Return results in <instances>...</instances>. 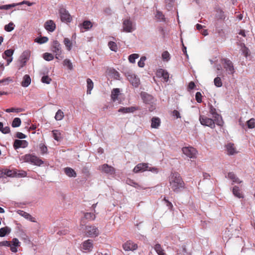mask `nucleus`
<instances>
[{
    "instance_id": "obj_1",
    "label": "nucleus",
    "mask_w": 255,
    "mask_h": 255,
    "mask_svg": "<svg viewBox=\"0 0 255 255\" xmlns=\"http://www.w3.org/2000/svg\"><path fill=\"white\" fill-rule=\"evenodd\" d=\"M169 186L175 192H179L185 188V183L178 172L172 173L169 177Z\"/></svg>"
},
{
    "instance_id": "obj_2",
    "label": "nucleus",
    "mask_w": 255,
    "mask_h": 255,
    "mask_svg": "<svg viewBox=\"0 0 255 255\" xmlns=\"http://www.w3.org/2000/svg\"><path fill=\"white\" fill-rule=\"evenodd\" d=\"M20 159L36 166H40L43 163V161L40 158L33 154H26L21 156Z\"/></svg>"
},
{
    "instance_id": "obj_3",
    "label": "nucleus",
    "mask_w": 255,
    "mask_h": 255,
    "mask_svg": "<svg viewBox=\"0 0 255 255\" xmlns=\"http://www.w3.org/2000/svg\"><path fill=\"white\" fill-rule=\"evenodd\" d=\"M51 50L54 54L56 59L61 60L64 58L61 45L57 40H54L52 42Z\"/></svg>"
},
{
    "instance_id": "obj_4",
    "label": "nucleus",
    "mask_w": 255,
    "mask_h": 255,
    "mask_svg": "<svg viewBox=\"0 0 255 255\" xmlns=\"http://www.w3.org/2000/svg\"><path fill=\"white\" fill-rule=\"evenodd\" d=\"M141 97L143 100V102L147 105H149L150 107L149 108V111L150 112L153 111L155 109V99L150 95L147 94L146 92L141 93Z\"/></svg>"
},
{
    "instance_id": "obj_5",
    "label": "nucleus",
    "mask_w": 255,
    "mask_h": 255,
    "mask_svg": "<svg viewBox=\"0 0 255 255\" xmlns=\"http://www.w3.org/2000/svg\"><path fill=\"white\" fill-rule=\"evenodd\" d=\"M209 113L212 116V118L215 119L216 122V125L220 127H223L224 121L221 115L217 113L216 108L212 105H209Z\"/></svg>"
},
{
    "instance_id": "obj_6",
    "label": "nucleus",
    "mask_w": 255,
    "mask_h": 255,
    "mask_svg": "<svg viewBox=\"0 0 255 255\" xmlns=\"http://www.w3.org/2000/svg\"><path fill=\"white\" fill-rule=\"evenodd\" d=\"M146 170H149L153 172H157V169L156 168L149 167L147 163H141L136 165L133 171L134 173H138L139 172H144Z\"/></svg>"
},
{
    "instance_id": "obj_7",
    "label": "nucleus",
    "mask_w": 255,
    "mask_h": 255,
    "mask_svg": "<svg viewBox=\"0 0 255 255\" xmlns=\"http://www.w3.org/2000/svg\"><path fill=\"white\" fill-rule=\"evenodd\" d=\"M224 68L228 74L233 75L235 72L233 62L229 59L225 58L222 60Z\"/></svg>"
},
{
    "instance_id": "obj_8",
    "label": "nucleus",
    "mask_w": 255,
    "mask_h": 255,
    "mask_svg": "<svg viewBox=\"0 0 255 255\" xmlns=\"http://www.w3.org/2000/svg\"><path fill=\"white\" fill-rule=\"evenodd\" d=\"M199 121L201 125L209 127L211 128H215V124L216 122L215 119H211L204 116H200L199 117Z\"/></svg>"
},
{
    "instance_id": "obj_9",
    "label": "nucleus",
    "mask_w": 255,
    "mask_h": 255,
    "mask_svg": "<svg viewBox=\"0 0 255 255\" xmlns=\"http://www.w3.org/2000/svg\"><path fill=\"white\" fill-rule=\"evenodd\" d=\"M59 13L60 19L62 22L68 23L72 21V16L69 14L68 11L64 7H60L59 9Z\"/></svg>"
},
{
    "instance_id": "obj_10",
    "label": "nucleus",
    "mask_w": 255,
    "mask_h": 255,
    "mask_svg": "<svg viewBox=\"0 0 255 255\" xmlns=\"http://www.w3.org/2000/svg\"><path fill=\"white\" fill-rule=\"evenodd\" d=\"M85 233L87 237H95L99 235V231L94 226H87L85 227Z\"/></svg>"
},
{
    "instance_id": "obj_11",
    "label": "nucleus",
    "mask_w": 255,
    "mask_h": 255,
    "mask_svg": "<svg viewBox=\"0 0 255 255\" xmlns=\"http://www.w3.org/2000/svg\"><path fill=\"white\" fill-rule=\"evenodd\" d=\"M135 29L132 22L129 19H126L123 22V31L125 32H131Z\"/></svg>"
},
{
    "instance_id": "obj_12",
    "label": "nucleus",
    "mask_w": 255,
    "mask_h": 255,
    "mask_svg": "<svg viewBox=\"0 0 255 255\" xmlns=\"http://www.w3.org/2000/svg\"><path fill=\"white\" fill-rule=\"evenodd\" d=\"M182 151L190 158H195L197 152L196 149L192 147H184L182 148Z\"/></svg>"
},
{
    "instance_id": "obj_13",
    "label": "nucleus",
    "mask_w": 255,
    "mask_h": 255,
    "mask_svg": "<svg viewBox=\"0 0 255 255\" xmlns=\"http://www.w3.org/2000/svg\"><path fill=\"white\" fill-rule=\"evenodd\" d=\"M30 56V51L29 50L24 51L20 56V67H22L26 64L29 60Z\"/></svg>"
},
{
    "instance_id": "obj_14",
    "label": "nucleus",
    "mask_w": 255,
    "mask_h": 255,
    "mask_svg": "<svg viewBox=\"0 0 255 255\" xmlns=\"http://www.w3.org/2000/svg\"><path fill=\"white\" fill-rule=\"evenodd\" d=\"M123 248L126 251H134L137 248V245L131 241H128L123 245Z\"/></svg>"
},
{
    "instance_id": "obj_15",
    "label": "nucleus",
    "mask_w": 255,
    "mask_h": 255,
    "mask_svg": "<svg viewBox=\"0 0 255 255\" xmlns=\"http://www.w3.org/2000/svg\"><path fill=\"white\" fill-rule=\"evenodd\" d=\"M102 172L109 174H114L115 173V168L107 164H104L100 167Z\"/></svg>"
},
{
    "instance_id": "obj_16",
    "label": "nucleus",
    "mask_w": 255,
    "mask_h": 255,
    "mask_svg": "<svg viewBox=\"0 0 255 255\" xmlns=\"http://www.w3.org/2000/svg\"><path fill=\"white\" fill-rule=\"evenodd\" d=\"M127 78L129 82L135 87H138L139 84V79L134 74H129L127 76Z\"/></svg>"
},
{
    "instance_id": "obj_17",
    "label": "nucleus",
    "mask_w": 255,
    "mask_h": 255,
    "mask_svg": "<svg viewBox=\"0 0 255 255\" xmlns=\"http://www.w3.org/2000/svg\"><path fill=\"white\" fill-rule=\"evenodd\" d=\"M20 243L18 240L16 238H14L10 242V251L13 253H16L17 252V248L19 247Z\"/></svg>"
},
{
    "instance_id": "obj_18",
    "label": "nucleus",
    "mask_w": 255,
    "mask_h": 255,
    "mask_svg": "<svg viewBox=\"0 0 255 255\" xmlns=\"http://www.w3.org/2000/svg\"><path fill=\"white\" fill-rule=\"evenodd\" d=\"M28 145V142L24 140L16 139L13 143V147L15 149H17L20 147L25 148Z\"/></svg>"
},
{
    "instance_id": "obj_19",
    "label": "nucleus",
    "mask_w": 255,
    "mask_h": 255,
    "mask_svg": "<svg viewBox=\"0 0 255 255\" xmlns=\"http://www.w3.org/2000/svg\"><path fill=\"white\" fill-rule=\"evenodd\" d=\"M44 28L49 32H53L56 29V24L52 20H47L44 24Z\"/></svg>"
},
{
    "instance_id": "obj_20",
    "label": "nucleus",
    "mask_w": 255,
    "mask_h": 255,
    "mask_svg": "<svg viewBox=\"0 0 255 255\" xmlns=\"http://www.w3.org/2000/svg\"><path fill=\"white\" fill-rule=\"evenodd\" d=\"M139 110V108L137 107H123L120 108L119 110V112L123 113L124 114L128 113H133L135 111Z\"/></svg>"
},
{
    "instance_id": "obj_21",
    "label": "nucleus",
    "mask_w": 255,
    "mask_h": 255,
    "mask_svg": "<svg viewBox=\"0 0 255 255\" xmlns=\"http://www.w3.org/2000/svg\"><path fill=\"white\" fill-rule=\"evenodd\" d=\"M93 247V241L91 240H88L83 242L82 248L87 251H91Z\"/></svg>"
},
{
    "instance_id": "obj_22",
    "label": "nucleus",
    "mask_w": 255,
    "mask_h": 255,
    "mask_svg": "<svg viewBox=\"0 0 255 255\" xmlns=\"http://www.w3.org/2000/svg\"><path fill=\"white\" fill-rule=\"evenodd\" d=\"M226 177L232 180L234 183L239 184L242 182V181L238 178L236 175L233 172H229L227 176H226Z\"/></svg>"
},
{
    "instance_id": "obj_23",
    "label": "nucleus",
    "mask_w": 255,
    "mask_h": 255,
    "mask_svg": "<svg viewBox=\"0 0 255 255\" xmlns=\"http://www.w3.org/2000/svg\"><path fill=\"white\" fill-rule=\"evenodd\" d=\"M160 119L158 117H153L151 120V127L153 128H158L160 126Z\"/></svg>"
},
{
    "instance_id": "obj_24",
    "label": "nucleus",
    "mask_w": 255,
    "mask_h": 255,
    "mask_svg": "<svg viewBox=\"0 0 255 255\" xmlns=\"http://www.w3.org/2000/svg\"><path fill=\"white\" fill-rule=\"evenodd\" d=\"M157 75L159 77H162L166 82L168 81L169 79L168 73L162 69H160L157 71Z\"/></svg>"
},
{
    "instance_id": "obj_25",
    "label": "nucleus",
    "mask_w": 255,
    "mask_h": 255,
    "mask_svg": "<svg viewBox=\"0 0 255 255\" xmlns=\"http://www.w3.org/2000/svg\"><path fill=\"white\" fill-rule=\"evenodd\" d=\"M232 192L235 196L239 198H244L243 193L238 186H235L233 187Z\"/></svg>"
},
{
    "instance_id": "obj_26",
    "label": "nucleus",
    "mask_w": 255,
    "mask_h": 255,
    "mask_svg": "<svg viewBox=\"0 0 255 255\" xmlns=\"http://www.w3.org/2000/svg\"><path fill=\"white\" fill-rule=\"evenodd\" d=\"M31 83V78L28 75H25L21 82V86L24 87H28Z\"/></svg>"
},
{
    "instance_id": "obj_27",
    "label": "nucleus",
    "mask_w": 255,
    "mask_h": 255,
    "mask_svg": "<svg viewBox=\"0 0 255 255\" xmlns=\"http://www.w3.org/2000/svg\"><path fill=\"white\" fill-rule=\"evenodd\" d=\"M65 173L70 177H75L77 175L74 169L70 167H66L64 169Z\"/></svg>"
},
{
    "instance_id": "obj_28",
    "label": "nucleus",
    "mask_w": 255,
    "mask_h": 255,
    "mask_svg": "<svg viewBox=\"0 0 255 255\" xmlns=\"http://www.w3.org/2000/svg\"><path fill=\"white\" fill-rule=\"evenodd\" d=\"M227 150L228 154L233 155L237 153L236 148L233 143H229L226 145Z\"/></svg>"
},
{
    "instance_id": "obj_29",
    "label": "nucleus",
    "mask_w": 255,
    "mask_h": 255,
    "mask_svg": "<svg viewBox=\"0 0 255 255\" xmlns=\"http://www.w3.org/2000/svg\"><path fill=\"white\" fill-rule=\"evenodd\" d=\"M53 136L57 141H60L63 138L62 133L58 130H53L52 131Z\"/></svg>"
},
{
    "instance_id": "obj_30",
    "label": "nucleus",
    "mask_w": 255,
    "mask_h": 255,
    "mask_svg": "<svg viewBox=\"0 0 255 255\" xmlns=\"http://www.w3.org/2000/svg\"><path fill=\"white\" fill-rule=\"evenodd\" d=\"M87 94H91V91L93 89L94 87V83L92 81V80L88 78L87 79Z\"/></svg>"
},
{
    "instance_id": "obj_31",
    "label": "nucleus",
    "mask_w": 255,
    "mask_h": 255,
    "mask_svg": "<svg viewBox=\"0 0 255 255\" xmlns=\"http://www.w3.org/2000/svg\"><path fill=\"white\" fill-rule=\"evenodd\" d=\"M120 91L118 88H115L112 91L111 98L114 102H115L117 99L118 96L120 94Z\"/></svg>"
},
{
    "instance_id": "obj_32",
    "label": "nucleus",
    "mask_w": 255,
    "mask_h": 255,
    "mask_svg": "<svg viewBox=\"0 0 255 255\" xmlns=\"http://www.w3.org/2000/svg\"><path fill=\"white\" fill-rule=\"evenodd\" d=\"M154 250L158 255H166L164 250H163L161 245L157 244L154 246Z\"/></svg>"
},
{
    "instance_id": "obj_33",
    "label": "nucleus",
    "mask_w": 255,
    "mask_h": 255,
    "mask_svg": "<svg viewBox=\"0 0 255 255\" xmlns=\"http://www.w3.org/2000/svg\"><path fill=\"white\" fill-rule=\"evenodd\" d=\"M10 232V229L8 227H3L0 229V237H3L6 234Z\"/></svg>"
},
{
    "instance_id": "obj_34",
    "label": "nucleus",
    "mask_w": 255,
    "mask_h": 255,
    "mask_svg": "<svg viewBox=\"0 0 255 255\" xmlns=\"http://www.w3.org/2000/svg\"><path fill=\"white\" fill-rule=\"evenodd\" d=\"M63 42L67 49L68 51H70L72 47V43L71 41L68 38H65Z\"/></svg>"
},
{
    "instance_id": "obj_35",
    "label": "nucleus",
    "mask_w": 255,
    "mask_h": 255,
    "mask_svg": "<svg viewBox=\"0 0 255 255\" xmlns=\"http://www.w3.org/2000/svg\"><path fill=\"white\" fill-rule=\"evenodd\" d=\"M83 27L85 30H89L93 26L92 23L89 20H85L83 22L82 24Z\"/></svg>"
},
{
    "instance_id": "obj_36",
    "label": "nucleus",
    "mask_w": 255,
    "mask_h": 255,
    "mask_svg": "<svg viewBox=\"0 0 255 255\" xmlns=\"http://www.w3.org/2000/svg\"><path fill=\"white\" fill-rule=\"evenodd\" d=\"M64 118V113L61 110H58L56 113L55 119L56 121H61Z\"/></svg>"
},
{
    "instance_id": "obj_37",
    "label": "nucleus",
    "mask_w": 255,
    "mask_h": 255,
    "mask_svg": "<svg viewBox=\"0 0 255 255\" xmlns=\"http://www.w3.org/2000/svg\"><path fill=\"white\" fill-rule=\"evenodd\" d=\"M84 217L88 220L92 221L95 219L96 215L93 213H85L84 214Z\"/></svg>"
},
{
    "instance_id": "obj_38",
    "label": "nucleus",
    "mask_w": 255,
    "mask_h": 255,
    "mask_svg": "<svg viewBox=\"0 0 255 255\" xmlns=\"http://www.w3.org/2000/svg\"><path fill=\"white\" fill-rule=\"evenodd\" d=\"M43 58L46 61H49L52 60L54 57L52 54L46 52L43 54Z\"/></svg>"
},
{
    "instance_id": "obj_39",
    "label": "nucleus",
    "mask_w": 255,
    "mask_h": 255,
    "mask_svg": "<svg viewBox=\"0 0 255 255\" xmlns=\"http://www.w3.org/2000/svg\"><path fill=\"white\" fill-rule=\"evenodd\" d=\"M108 46L110 49L115 52H117L118 50V46L116 42L113 41H110L108 43Z\"/></svg>"
},
{
    "instance_id": "obj_40",
    "label": "nucleus",
    "mask_w": 255,
    "mask_h": 255,
    "mask_svg": "<svg viewBox=\"0 0 255 255\" xmlns=\"http://www.w3.org/2000/svg\"><path fill=\"white\" fill-rule=\"evenodd\" d=\"M64 66L67 67L68 69L71 70L73 69V65L69 59H66L63 62Z\"/></svg>"
},
{
    "instance_id": "obj_41",
    "label": "nucleus",
    "mask_w": 255,
    "mask_h": 255,
    "mask_svg": "<svg viewBox=\"0 0 255 255\" xmlns=\"http://www.w3.org/2000/svg\"><path fill=\"white\" fill-rule=\"evenodd\" d=\"M21 120L18 118H15L13 119L11 126L13 128L18 127L20 126Z\"/></svg>"
},
{
    "instance_id": "obj_42",
    "label": "nucleus",
    "mask_w": 255,
    "mask_h": 255,
    "mask_svg": "<svg viewBox=\"0 0 255 255\" xmlns=\"http://www.w3.org/2000/svg\"><path fill=\"white\" fill-rule=\"evenodd\" d=\"M13 52L14 50L12 49L6 50L4 52L2 55V57L5 59L6 58V57H11L13 54Z\"/></svg>"
},
{
    "instance_id": "obj_43",
    "label": "nucleus",
    "mask_w": 255,
    "mask_h": 255,
    "mask_svg": "<svg viewBox=\"0 0 255 255\" xmlns=\"http://www.w3.org/2000/svg\"><path fill=\"white\" fill-rule=\"evenodd\" d=\"M18 5V3H12V4H5L1 6H0V9H9L11 8L14 7L15 6Z\"/></svg>"
},
{
    "instance_id": "obj_44",
    "label": "nucleus",
    "mask_w": 255,
    "mask_h": 255,
    "mask_svg": "<svg viewBox=\"0 0 255 255\" xmlns=\"http://www.w3.org/2000/svg\"><path fill=\"white\" fill-rule=\"evenodd\" d=\"M48 38L47 37L44 36V37H41L39 38H37L35 39V41L39 43V44H43L44 43H46L48 41Z\"/></svg>"
},
{
    "instance_id": "obj_45",
    "label": "nucleus",
    "mask_w": 255,
    "mask_h": 255,
    "mask_svg": "<svg viewBox=\"0 0 255 255\" xmlns=\"http://www.w3.org/2000/svg\"><path fill=\"white\" fill-rule=\"evenodd\" d=\"M39 149H40L41 153L42 154H45L47 152V151H48L47 148L44 144H43L42 143H40L39 144Z\"/></svg>"
},
{
    "instance_id": "obj_46",
    "label": "nucleus",
    "mask_w": 255,
    "mask_h": 255,
    "mask_svg": "<svg viewBox=\"0 0 255 255\" xmlns=\"http://www.w3.org/2000/svg\"><path fill=\"white\" fill-rule=\"evenodd\" d=\"M139 57L138 54H132L128 57V60L130 63H135V60Z\"/></svg>"
},
{
    "instance_id": "obj_47",
    "label": "nucleus",
    "mask_w": 255,
    "mask_h": 255,
    "mask_svg": "<svg viewBox=\"0 0 255 255\" xmlns=\"http://www.w3.org/2000/svg\"><path fill=\"white\" fill-rule=\"evenodd\" d=\"M247 126L249 128H255V120L254 118L251 119L247 122Z\"/></svg>"
},
{
    "instance_id": "obj_48",
    "label": "nucleus",
    "mask_w": 255,
    "mask_h": 255,
    "mask_svg": "<svg viewBox=\"0 0 255 255\" xmlns=\"http://www.w3.org/2000/svg\"><path fill=\"white\" fill-rule=\"evenodd\" d=\"M215 85L217 87H221L222 86V82L221 78L217 77L214 80Z\"/></svg>"
},
{
    "instance_id": "obj_49",
    "label": "nucleus",
    "mask_w": 255,
    "mask_h": 255,
    "mask_svg": "<svg viewBox=\"0 0 255 255\" xmlns=\"http://www.w3.org/2000/svg\"><path fill=\"white\" fill-rule=\"evenodd\" d=\"M155 17L159 21H163L164 19V15L162 12L158 10L156 11Z\"/></svg>"
},
{
    "instance_id": "obj_50",
    "label": "nucleus",
    "mask_w": 255,
    "mask_h": 255,
    "mask_svg": "<svg viewBox=\"0 0 255 255\" xmlns=\"http://www.w3.org/2000/svg\"><path fill=\"white\" fill-rule=\"evenodd\" d=\"M14 24L12 22H10L4 26V30L6 31H11L14 29Z\"/></svg>"
},
{
    "instance_id": "obj_51",
    "label": "nucleus",
    "mask_w": 255,
    "mask_h": 255,
    "mask_svg": "<svg viewBox=\"0 0 255 255\" xmlns=\"http://www.w3.org/2000/svg\"><path fill=\"white\" fill-rule=\"evenodd\" d=\"M6 113H10V112H15L19 113L22 111V109L21 108H11L9 109H7L5 110Z\"/></svg>"
},
{
    "instance_id": "obj_52",
    "label": "nucleus",
    "mask_w": 255,
    "mask_h": 255,
    "mask_svg": "<svg viewBox=\"0 0 255 255\" xmlns=\"http://www.w3.org/2000/svg\"><path fill=\"white\" fill-rule=\"evenodd\" d=\"M218 14L216 16L218 19L224 20L225 19L226 16L224 12L221 10L217 11Z\"/></svg>"
},
{
    "instance_id": "obj_53",
    "label": "nucleus",
    "mask_w": 255,
    "mask_h": 255,
    "mask_svg": "<svg viewBox=\"0 0 255 255\" xmlns=\"http://www.w3.org/2000/svg\"><path fill=\"white\" fill-rule=\"evenodd\" d=\"M22 212H23V213L22 214V216H23L24 218L29 220L31 222H35L34 218L33 217H32L29 214L23 211H22Z\"/></svg>"
},
{
    "instance_id": "obj_54",
    "label": "nucleus",
    "mask_w": 255,
    "mask_h": 255,
    "mask_svg": "<svg viewBox=\"0 0 255 255\" xmlns=\"http://www.w3.org/2000/svg\"><path fill=\"white\" fill-rule=\"evenodd\" d=\"M163 60L168 61L170 59V54L167 51H164L162 54Z\"/></svg>"
},
{
    "instance_id": "obj_55",
    "label": "nucleus",
    "mask_w": 255,
    "mask_h": 255,
    "mask_svg": "<svg viewBox=\"0 0 255 255\" xmlns=\"http://www.w3.org/2000/svg\"><path fill=\"white\" fill-rule=\"evenodd\" d=\"M51 79L48 76H44L41 78V82L43 83L50 84L51 81Z\"/></svg>"
},
{
    "instance_id": "obj_56",
    "label": "nucleus",
    "mask_w": 255,
    "mask_h": 255,
    "mask_svg": "<svg viewBox=\"0 0 255 255\" xmlns=\"http://www.w3.org/2000/svg\"><path fill=\"white\" fill-rule=\"evenodd\" d=\"M146 60V57L145 56H142L140 58V60L138 62V66L139 67H143L144 66V62Z\"/></svg>"
},
{
    "instance_id": "obj_57",
    "label": "nucleus",
    "mask_w": 255,
    "mask_h": 255,
    "mask_svg": "<svg viewBox=\"0 0 255 255\" xmlns=\"http://www.w3.org/2000/svg\"><path fill=\"white\" fill-rule=\"evenodd\" d=\"M202 96L200 92H198L196 93L195 99L198 103H201L202 102Z\"/></svg>"
},
{
    "instance_id": "obj_58",
    "label": "nucleus",
    "mask_w": 255,
    "mask_h": 255,
    "mask_svg": "<svg viewBox=\"0 0 255 255\" xmlns=\"http://www.w3.org/2000/svg\"><path fill=\"white\" fill-rule=\"evenodd\" d=\"M17 3H18V5L25 4L27 5L28 6H31L32 5H33L34 4H35L34 2H30L27 0H23L21 2Z\"/></svg>"
},
{
    "instance_id": "obj_59",
    "label": "nucleus",
    "mask_w": 255,
    "mask_h": 255,
    "mask_svg": "<svg viewBox=\"0 0 255 255\" xmlns=\"http://www.w3.org/2000/svg\"><path fill=\"white\" fill-rule=\"evenodd\" d=\"M10 242L7 241H3L0 242V246L8 247L10 246Z\"/></svg>"
},
{
    "instance_id": "obj_60",
    "label": "nucleus",
    "mask_w": 255,
    "mask_h": 255,
    "mask_svg": "<svg viewBox=\"0 0 255 255\" xmlns=\"http://www.w3.org/2000/svg\"><path fill=\"white\" fill-rule=\"evenodd\" d=\"M196 85L194 83V82L193 81H191L189 84H188V90H193V89H194V88L195 87Z\"/></svg>"
},
{
    "instance_id": "obj_61",
    "label": "nucleus",
    "mask_w": 255,
    "mask_h": 255,
    "mask_svg": "<svg viewBox=\"0 0 255 255\" xmlns=\"http://www.w3.org/2000/svg\"><path fill=\"white\" fill-rule=\"evenodd\" d=\"M1 131L4 134L8 133L10 131V128L8 127H3Z\"/></svg>"
},
{
    "instance_id": "obj_62",
    "label": "nucleus",
    "mask_w": 255,
    "mask_h": 255,
    "mask_svg": "<svg viewBox=\"0 0 255 255\" xmlns=\"http://www.w3.org/2000/svg\"><path fill=\"white\" fill-rule=\"evenodd\" d=\"M16 137L20 138V139H23L25 138L26 137V135L20 132H17L16 134Z\"/></svg>"
},
{
    "instance_id": "obj_63",
    "label": "nucleus",
    "mask_w": 255,
    "mask_h": 255,
    "mask_svg": "<svg viewBox=\"0 0 255 255\" xmlns=\"http://www.w3.org/2000/svg\"><path fill=\"white\" fill-rule=\"evenodd\" d=\"M217 32L218 33L220 36L222 37H225V32L223 29H217Z\"/></svg>"
},
{
    "instance_id": "obj_64",
    "label": "nucleus",
    "mask_w": 255,
    "mask_h": 255,
    "mask_svg": "<svg viewBox=\"0 0 255 255\" xmlns=\"http://www.w3.org/2000/svg\"><path fill=\"white\" fill-rule=\"evenodd\" d=\"M127 183L128 184H129L130 185H132L135 187H136V186L137 185V184L135 182H134L133 181L130 180V179H128L127 180Z\"/></svg>"
}]
</instances>
